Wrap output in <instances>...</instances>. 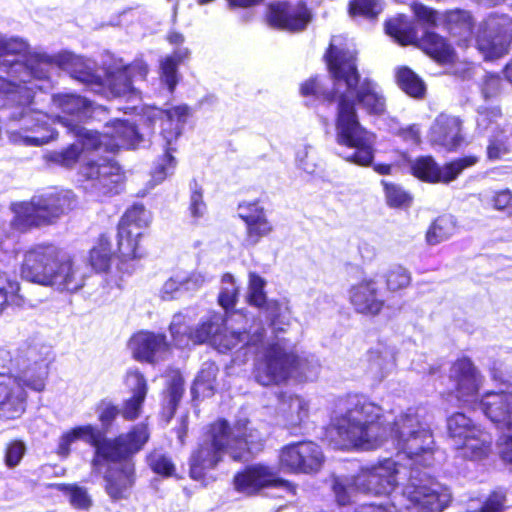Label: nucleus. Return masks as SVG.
I'll use <instances>...</instances> for the list:
<instances>
[{"instance_id":"nucleus-10","label":"nucleus","mask_w":512,"mask_h":512,"mask_svg":"<svg viewBox=\"0 0 512 512\" xmlns=\"http://www.w3.org/2000/svg\"><path fill=\"white\" fill-rule=\"evenodd\" d=\"M452 501L448 486L417 468H411L408 483L390 501L363 504L354 512H442Z\"/></svg>"},{"instance_id":"nucleus-38","label":"nucleus","mask_w":512,"mask_h":512,"mask_svg":"<svg viewBox=\"0 0 512 512\" xmlns=\"http://www.w3.org/2000/svg\"><path fill=\"white\" fill-rule=\"evenodd\" d=\"M285 404H287V408L283 409L285 425L293 432L308 419L309 403L300 396L290 395L287 397V402L283 403Z\"/></svg>"},{"instance_id":"nucleus-33","label":"nucleus","mask_w":512,"mask_h":512,"mask_svg":"<svg viewBox=\"0 0 512 512\" xmlns=\"http://www.w3.org/2000/svg\"><path fill=\"white\" fill-rule=\"evenodd\" d=\"M460 132L461 121L459 118L440 114L431 128V140L447 150H455L462 141Z\"/></svg>"},{"instance_id":"nucleus-59","label":"nucleus","mask_w":512,"mask_h":512,"mask_svg":"<svg viewBox=\"0 0 512 512\" xmlns=\"http://www.w3.org/2000/svg\"><path fill=\"white\" fill-rule=\"evenodd\" d=\"M385 189V196L389 206L391 207H402L410 203L411 198L400 186L388 183L386 181L381 182Z\"/></svg>"},{"instance_id":"nucleus-56","label":"nucleus","mask_w":512,"mask_h":512,"mask_svg":"<svg viewBox=\"0 0 512 512\" xmlns=\"http://www.w3.org/2000/svg\"><path fill=\"white\" fill-rule=\"evenodd\" d=\"M60 489L69 496V501L74 508L87 510L91 507L92 500L85 488L76 485H61Z\"/></svg>"},{"instance_id":"nucleus-29","label":"nucleus","mask_w":512,"mask_h":512,"mask_svg":"<svg viewBox=\"0 0 512 512\" xmlns=\"http://www.w3.org/2000/svg\"><path fill=\"white\" fill-rule=\"evenodd\" d=\"M348 299L356 313L366 316L378 315L385 304L380 296L378 283L373 278H364L351 285L348 290Z\"/></svg>"},{"instance_id":"nucleus-13","label":"nucleus","mask_w":512,"mask_h":512,"mask_svg":"<svg viewBox=\"0 0 512 512\" xmlns=\"http://www.w3.org/2000/svg\"><path fill=\"white\" fill-rule=\"evenodd\" d=\"M190 115L191 110L185 104L177 105L167 110L153 108L146 113V119L151 124L161 120V136L166 143L165 154L157 161L152 172V179L156 184L161 183L167 176L174 173L177 161L172 155V152L176 150L173 144L181 135Z\"/></svg>"},{"instance_id":"nucleus-61","label":"nucleus","mask_w":512,"mask_h":512,"mask_svg":"<svg viewBox=\"0 0 512 512\" xmlns=\"http://www.w3.org/2000/svg\"><path fill=\"white\" fill-rule=\"evenodd\" d=\"M479 86L485 99L495 98L502 90V80L498 74L485 73Z\"/></svg>"},{"instance_id":"nucleus-36","label":"nucleus","mask_w":512,"mask_h":512,"mask_svg":"<svg viewBox=\"0 0 512 512\" xmlns=\"http://www.w3.org/2000/svg\"><path fill=\"white\" fill-rule=\"evenodd\" d=\"M190 51L186 47L177 48L173 54L160 60V79L169 92H173L179 81L178 65L188 59Z\"/></svg>"},{"instance_id":"nucleus-41","label":"nucleus","mask_w":512,"mask_h":512,"mask_svg":"<svg viewBox=\"0 0 512 512\" xmlns=\"http://www.w3.org/2000/svg\"><path fill=\"white\" fill-rule=\"evenodd\" d=\"M487 157L491 161L500 160L512 151V132L510 129L501 128L489 135Z\"/></svg>"},{"instance_id":"nucleus-24","label":"nucleus","mask_w":512,"mask_h":512,"mask_svg":"<svg viewBox=\"0 0 512 512\" xmlns=\"http://www.w3.org/2000/svg\"><path fill=\"white\" fill-rule=\"evenodd\" d=\"M235 489L246 495H253L265 487H276L295 494L296 486L277 477L274 468L256 464L247 467L234 477Z\"/></svg>"},{"instance_id":"nucleus-37","label":"nucleus","mask_w":512,"mask_h":512,"mask_svg":"<svg viewBox=\"0 0 512 512\" xmlns=\"http://www.w3.org/2000/svg\"><path fill=\"white\" fill-rule=\"evenodd\" d=\"M446 24L451 35L458 39V45L467 47L472 36L471 15L467 11L454 10L445 15Z\"/></svg>"},{"instance_id":"nucleus-44","label":"nucleus","mask_w":512,"mask_h":512,"mask_svg":"<svg viewBox=\"0 0 512 512\" xmlns=\"http://www.w3.org/2000/svg\"><path fill=\"white\" fill-rule=\"evenodd\" d=\"M112 255L110 239L106 235H101L90 251L91 266L99 272L107 271L111 265Z\"/></svg>"},{"instance_id":"nucleus-23","label":"nucleus","mask_w":512,"mask_h":512,"mask_svg":"<svg viewBox=\"0 0 512 512\" xmlns=\"http://www.w3.org/2000/svg\"><path fill=\"white\" fill-rule=\"evenodd\" d=\"M479 161L477 156L469 155L440 166L431 156H422L411 163L412 174L429 183L448 184L454 181L465 169Z\"/></svg>"},{"instance_id":"nucleus-26","label":"nucleus","mask_w":512,"mask_h":512,"mask_svg":"<svg viewBox=\"0 0 512 512\" xmlns=\"http://www.w3.org/2000/svg\"><path fill=\"white\" fill-rule=\"evenodd\" d=\"M86 270L82 262L71 257H60L58 254L44 286L52 287L59 292L75 293L85 284Z\"/></svg>"},{"instance_id":"nucleus-17","label":"nucleus","mask_w":512,"mask_h":512,"mask_svg":"<svg viewBox=\"0 0 512 512\" xmlns=\"http://www.w3.org/2000/svg\"><path fill=\"white\" fill-rule=\"evenodd\" d=\"M511 40L512 18L493 13L480 24L475 42L484 60H494L508 53Z\"/></svg>"},{"instance_id":"nucleus-8","label":"nucleus","mask_w":512,"mask_h":512,"mask_svg":"<svg viewBox=\"0 0 512 512\" xmlns=\"http://www.w3.org/2000/svg\"><path fill=\"white\" fill-rule=\"evenodd\" d=\"M0 71L7 72L18 80H8L0 77V96L5 100L4 105L11 107L9 117L18 124L16 129L9 132L11 142L24 146H42L53 136L48 127V118L35 107V92L29 82L24 83L22 73L15 74L9 67L0 65Z\"/></svg>"},{"instance_id":"nucleus-49","label":"nucleus","mask_w":512,"mask_h":512,"mask_svg":"<svg viewBox=\"0 0 512 512\" xmlns=\"http://www.w3.org/2000/svg\"><path fill=\"white\" fill-rule=\"evenodd\" d=\"M501 118L502 112L499 107L481 108L476 119L477 130L479 133L492 135L501 129L498 123Z\"/></svg>"},{"instance_id":"nucleus-42","label":"nucleus","mask_w":512,"mask_h":512,"mask_svg":"<svg viewBox=\"0 0 512 512\" xmlns=\"http://www.w3.org/2000/svg\"><path fill=\"white\" fill-rule=\"evenodd\" d=\"M456 231V222L453 216L444 215L438 217L429 227L426 233V241L429 245H437L448 240Z\"/></svg>"},{"instance_id":"nucleus-5","label":"nucleus","mask_w":512,"mask_h":512,"mask_svg":"<svg viewBox=\"0 0 512 512\" xmlns=\"http://www.w3.org/2000/svg\"><path fill=\"white\" fill-rule=\"evenodd\" d=\"M247 419H240L231 428L227 421L213 423L190 457V476L201 480L213 469L224 454L235 461L247 460L254 449L261 445L257 430L248 427Z\"/></svg>"},{"instance_id":"nucleus-18","label":"nucleus","mask_w":512,"mask_h":512,"mask_svg":"<svg viewBox=\"0 0 512 512\" xmlns=\"http://www.w3.org/2000/svg\"><path fill=\"white\" fill-rule=\"evenodd\" d=\"M407 475V469L392 459L365 467L356 475V488L360 493L391 495L400 480Z\"/></svg>"},{"instance_id":"nucleus-34","label":"nucleus","mask_w":512,"mask_h":512,"mask_svg":"<svg viewBox=\"0 0 512 512\" xmlns=\"http://www.w3.org/2000/svg\"><path fill=\"white\" fill-rule=\"evenodd\" d=\"M130 347L137 359L152 362L167 350L168 343L164 334L141 331L131 338Z\"/></svg>"},{"instance_id":"nucleus-32","label":"nucleus","mask_w":512,"mask_h":512,"mask_svg":"<svg viewBox=\"0 0 512 512\" xmlns=\"http://www.w3.org/2000/svg\"><path fill=\"white\" fill-rule=\"evenodd\" d=\"M125 383L132 396L124 401L120 412L124 419L132 421L140 416L148 387L143 374L137 369L127 372Z\"/></svg>"},{"instance_id":"nucleus-3","label":"nucleus","mask_w":512,"mask_h":512,"mask_svg":"<svg viewBox=\"0 0 512 512\" xmlns=\"http://www.w3.org/2000/svg\"><path fill=\"white\" fill-rule=\"evenodd\" d=\"M149 438L147 425L140 423L127 433L105 438L98 445L92 466L98 471L102 462H108L103 473V488L112 502L129 499L136 482L133 456L143 449Z\"/></svg>"},{"instance_id":"nucleus-62","label":"nucleus","mask_w":512,"mask_h":512,"mask_svg":"<svg viewBox=\"0 0 512 512\" xmlns=\"http://www.w3.org/2000/svg\"><path fill=\"white\" fill-rule=\"evenodd\" d=\"M26 452V446L22 441L14 440L10 442L5 450V465L12 469L18 466Z\"/></svg>"},{"instance_id":"nucleus-30","label":"nucleus","mask_w":512,"mask_h":512,"mask_svg":"<svg viewBox=\"0 0 512 512\" xmlns=\"http://www.w3.org/2000/svg\"><path fill=\"white\" fill-rule=\"evenodd\" d=\"M239 217L246 224V243L255 246L263 237L273 231V225L267 218L265 209L259 202H246L239 205Z\"/></svg>"},{"instance_id":"nucleus-11","label":"nucleus","mask_w":512,"mask_h":512,"mask_svg":"<svg viewBox=\"0 0 512 512\" xmlns=\"http://www.w3.org/2000/svg\"><path fill=\"white\" fill-rule=\"evenodd\" d=\"M73 204L71 191H53L34 195L30 201L13 202L10 210L14 214L9 228L0 221V249L11 237V231L26 232L32 228L53 223Z\"/></svg>"},{"instance_id":"nucleus-19","label":"nucleus","mask_w":512,"mask_h":512,"mask_svg":"<svg viewBox=\"0 0 512 512\" xmlns=\"http://www.w3.org/2000/svg\"><path fill=\"white\" fill-rule=\"evenodd\" d=\"M282 471L293 474H316L324 462L322 448L313 441H299L283 446L278 455Z\"/></svg>"},{"instance_id":"nucleus-47","label":"nucleus","mask_w":512,"mask_h":512,"mask_svg":"<svg viewBox=\"0 0 512 512\" xmlns=\"http://www.w3.org/2000/svg\"><path fill=\"white\" fill-rule=\"evenodd\" d=\"M217 373L218 367L214 363L205 362L194 381L193 391L203 396L212 395Z\"/></svg>"},{"instance_id":"nucleus-22","label":"nucleus","mask_w":512,"mask_h":512,"mask_svg":"<svg viewBox=\"0 0 512 512\" xmlns=\"http://www.w3.org/2000/svg\"><path fill=\"white\" fill-rule=\"evenodd\" d=\"M266 281L255 272L248 275L247 300L265 313L275 331H284L291 324L292 313L287 301L268 300L264 288Z\"/></svg>"},{"instance_id":"nucleus-63","label":"nucleus","mask_w":512,"mask_h":512,"mask_svg":"<svg viewBox=\"0 0 512 512\" xmlns=\"http://www.w3.org/2000/svg\"><path fill=\"white\" fill-rule=\"evenodd\" d=\"M183 394V383L180 377H174L167 388V405L166 410L169 413V417H172L178 402L180 401Z\"/></svg>"},{"instance_id":"nucleus-7","label":"nucleus","mask_w":512,"mask_h":512,"mask_svg":"<svg viewBox=\"0 0 512 512\" xmlns=\"http://www.w3.org/2000/svg\"><path fill=\"white\" fill-rule=\"evenodd\" d=\"M450 379L454 383L456 398L459 401L477 405L498 429L509 432L505 436L500 455L512 470V391L487 392L478 402L483 377L468 358L459 359L452 365Z\"/></svg>"},{"instance_id":"nucleus-12","label":"nucleus","mask_w":512,"mask_h":512,"mask_svg":"<svg viewBox=\"0 0 512 512\" xmlns=\"http://www.w3.org/2000/svg\"><path fill=\"white\" fill-rule=\"evenodd\" d=\"M320 370L318 359L311 354L287 350L281 340L268 349L255 368V380L263 385H278L290 377L314 380Z\"/></svg>"},{"instance_id":"nucleus-25","label":"nucleus","mask_w":512,"mask_h":512,"mask_svg":"<svg viewBox=\"0 0 512 512\" xmlns=\"http://www.w3.org/2000/svg\"><path fill=\"white\" fill-rule=\"evenodd\" d=\"M312 15L305 3L286 1L270 3L267 7V24L275 29L299 32L306 28Z\"/></svg>"},{"instance_id":"nucleus-31","label":"nucleus","mask_w":512,"mask_h":512,"mask_svg":"<svg viewBox=\"0 0 512 512\" xmlns=\"http://www.w3.org/2000/svg\"><path fill=\"white\" fill-rule=\"evenodd\" d=\"M262 332L257 326L253 330L240 331L234 328H228L224 324L218 334L214 336L213 347L220 352H226L237 347L247 348L249 350L258 349V342H262Z\"/></svg>"},{"instance_id":"nucleus-53","label":"nucleus","mask_w":512,"mask_h":512,"mask_svg":"<svg viewBox=\"0 0 512 512\" xmlns=\"http://www.w3.org/2000/svg\"><path fill=\"white\" fill-rule=\"evenodd\" d=\"M147 463L151 470L161 476L169 477L175 471L171 459L161 450H154L147 455Z\"/></svg>"},{"instance_id":"nucleus-27","label":"nucleus","mask_w":512,"mask_h":512,"mask_svg":"<svg viewBox=\"0 0 512 512\" xmlns=\"http://www.w3.org/2000/svg\"><path fill=\"white\" fill-rule=\"evenodd\" d=\"M58 254L59 250L53 245L32 246L24 254L21 276L29 282L44 286Z\"/></svg>"},{"instance_id":"nucleus-54","label":"nucleus","mask_w":512,"mask_h":512,"mask_svg":"<svg viewBox=\"0 0 512 512\" xmlns=\"http://www.w3.org/2000/svg\"><path fill=\"white\" fill-rule=\"evenodd\" d=\"M383 10L382 0H351L349 4V13L352 16H364L374 18Z\"/></svg>"},{"instance_id":"nucleus-2","label":"nucleus","mask_w":512,"mask_h":512,"mask_svg":"<svg viewBox=\"0 0 512 512\" xmlns=\"http://www.w3.org/2000/svg\"><path fill=\"white\" fill-rule=\"evenodd\" d=\"M340 40L332 37L325 54L338 94L336 141L342 149L338 154L345 161L369 166L374 158L375 135L360 124L355 102L367 113L381 115L386 109V99L377 83L369 79L360 81L355 51L339 48Z\"/></svg>"},{"instance_id":"nucleus-60","label":"nucleus","mask_w":512,"mask_h":512,"mask_svg":"<svg viewBox=\"0 0 512 512\" xmlns=\"http://www.w3.org/2000/svg\"><path fill=\"white\" fill-rule=\"evenodd\" d=\"M182 292H185L183 278L180 272H176L164 282L160 290V297L165 301L172 300L178 298Z\"/></svg>"},{"instance_id":"nucleus-15","label":"nucleus","mask_w":512,"mask_h":512,"mask_svg":"<svg viewBox=\"0 0 512 512\" xmlns=\"http://www.w3.org/2000/svg\"><path fill=\"white\" fill-rule=\"evenodd\" d=\"M151 218V213L142 204L132 205L121 217L117 234L120 271L131 274L135 270L134 261L141 257L138 240Z\"/></svg>"},{"instance_id":"nucleus-57","label":"nucleus","mask_w":512,"mask_h":512,"mask_svg":"<svg viewBox=\"0 0 512 512\" xmlns=\"http://www.w3.org/2000/svg\"><path fill=\"white\" fill-rule=\"evenodd\" d=\"M190 191L189 212L192 218L198 220L204 216L207 210L203 200V189L196 181H192L190 183Z\"/></svg>"},{"instance_id":"nucleus-20","label":"nucleus","mask_w":512,"mask_h":512,"mask_svg":"<svg viewBox=\"0 0 512 512\" xmlns=\"http://www.w3.org/2000/svg\"><path fill=\"white\" fill-rule=\"evenodd\" d=\"M82 173L84 188L98 197L119 193L124 178L121 167L110 158L89 160Z\"/></svg>"},{"instance_id":"nucleus-52","label":"nucleus","mask_w":512,"mask_h":512,"mask_svg":"<svg viewBox=\"0 0 512 512\" xmlns=\"http://www.w3.org/2000/svg\"><path fill=\"white\" fill-rule=\"evenodd\" d=\"M239 288L231 274H224L221 280V289L218 297L219 304L228 310L233 308L236 303Z\"/></svg>"},{"instance_id":"nucleus-45","label":"nucleus","mask_w":512,"mask_h":512,"mask_svg":"<svg viewBox=\"0 0 512 512\" xmlns=\"http://www.w3.org/2000/svg\"><path fill=\"white\" fill-rule=\"evenodd\" d=\"M169 331L176 347L186 348L190 344H193L194 330L190 328L184 314L177 313L173 316Z\"/></svg>"},{"instance_id":"nucleus-50","label":"nucleus","mask_w":512,"mask_h":512,"mask_svg":"<svg viewBox=\"0 0 512 512\" xmlns=\"http://www.w3.org/2000/svg\"><path fill=\"white\" fill-rule=\"evenodd\" d=\"M385 281L389 291L397 292L411 284L412 276L407 268L401 265H393L385 273Z\"/></svg>"},{"instance_id":"nucleus-1","label":"nucleus","mask_w":512,"mask_h":512,"mask_svg":"<svg viewBox=\"0 0 512 512\" xmlns=\"http://www.w3.org/2000/svg\"><path fill=\"white\" fill-rule=\"evenodd\" d=\"M385 422L381 407L364 396H349L346 411L333 420L327 438L336 449L373 450L391 441L398 455L405 454L414 464H432L434 440L424 407L408 408L392 426Z\"/></svg>"},{"instance_id":"nucleus-28","label":"nucleus","mask_w":512,"mask_h":512,"mask_svg":"<svg viewBox=\"0 0 512 512\" xmlns=\"http://www.w3.org/2000/svg\"><path fill=\"white\" fill-rule=\"evenodd\" d=\"M148 74V65L141 59L128 66L112 71L107 76V90L111 97H127L134 101L139 99V92L133 86L138 80H144Z\"/></svg>"},{"instance_id":"nucleus-14","label":"nucleus","mask_w":512,"mask_h":512,"mask_svg":"<svg viewBox=\"0 0 512 512\" xmlns=\"http://www.w3.org/2000/svg\"><path fill=\"white\" fill-rule=\"evenodd\" d=\"M448 435L457 455L463 459L480 461L491 452L492 437L463 413L447 419Z\"/></svg>"},{"instance_id":"nucleus-9","label":"nucleus","mask_w":512,"mask_h":512,"mask_svg":"<svg viewBox=\"0 0 512 512\" xmlns=\"http://www.w3.org/2000/svg\"><path fill=\"white\" fill-rule=\"evenodd\" d=\"M152 134V129L139 132L131 123L123 120H115L106 125L103 134L95 131H85L77 136L79 141L73 143L60 151H52L45 154L47 163L55 164L64 168H72L80 159L81 155L88 151L116 152L121 148L135 149L144 145L146 137Z\"/></svg>"},{"instance_id":"nucleus-21","label":"nucleus","mask_w":512,"mask_h":512,"mask_svg":"<svg viewBox=\"0 0 512 512\" xmlns=\"http://www.w3.org/2000/svg\"><path fill=\"white\" fill-rule=\"evenodd\" d=\"M52 107L68 115L70 118L56 115L50 116L47 113L41 112L48 118V127L52 130L53 136L46 143L54 140L57 137V132L52 127V124L58 122L67 128L69 133L75 136H80L87 131L80 125V121L88 117L90 102L79 95L73 93H58L51 97ZM40 111V109H38Z\"/></svg>"},{"instance_id":"nucleus-6","label":"nucleus","mask_w":512,"mask_h":512,"mask_svg":"<svg viewBox=\"0 0 512 512\" xmlns=\"http://www.w3.org/2000/svg\"><path fill=\"white\" fill-rule=\"evenodd\" d=\"M0 65L9 67L15 74L22 73L21 80L29 82L35 89H43L36 81L47 82L50 71L55 66L69 72L74 78L88 81L90 70L86 61L78 55L64 52L56 56L30 51L28 43L19 37H6L0 34Z\"/></svg>"},{"instance_id":"nucleus-48","label":"nucleus","mask_w":512,"mask_h":512,"mask_svg":"<svg viewBox=\"0 0 512 512\" xmlns=\"http://www.w3.org/2000/svg\"><path fill=\"white\" fill-rule=\"evenodd\" d=\"M508 351L488 350L482 359V365L488 369L491 378L494 381L504 382L507 374V365L503 355ZM512 354V349L509 351Z\"/></svg>"},{"instance_id":"nucleus-35","label":"nucleus","mask_w":512,"mask_h":512,"mask_svg":"<svg viewBox=\"0 0 512 512\" xmlns=\"http://www.w3.org/2000/svg\"><path fill=\"white\" fill-rule=\"evenodd\" d=\"M105 438H100V432L93 425H83L72 428L65 432L59 439L57 453L61 457H67L70 454V447L78 440H82L95 448L97 456V447Z\"/></svg>"},{"instance_id":"nucleus-4","label":"nucleus","mask_w":512,"mask_h":512,"mask_svg":"<svg viewBox=\"0 0 512 512\" xmlns=\"http://www.w3.org/2000/svg\"><path fill=\"white\" fill-rule=\"evenodd\" d=\"M0 360L11 370L10 373H0V417L15 419L25 411L24 387L38 392L45 388L48 361L36 346L20 348L14 355L0 349Z\"/></svg>"},{"instance_id":"nucleus-39","label":"nucleus","mask_w":512,"mask_h":512,"mask_svg":"<svg viewBox=\"0 0 512 512\" xmlns=\"http://www.w3.org/2000/svg\"><path fill=\"white\" fill-rule=\"evenodd\" d=\"M368 371L379 381L387 377L395 368V359L392 351L387 348L372 349L368 355Z\"/></svg>"},{"instance_id":"nucleus-40","label":"nucleus","mask_w":512,"mask_h":512,"mask_svg":"<svg viewBox=\"0 0 512 512\" xmlns=\"http://www.w3.org/2000/svg\"><path fill=\"white\" fill-rule=\"evenodd\" d=\"M223 325L224 317L221 314L216 312L209 313L194 329L193 344L209 342L213 345L214 336L218 334L219 329Z\"/></svg>"},{"instance_id":"nucleus-64","label":"nucleus","mask_w":512,"mask_h":512,"mask_svg":"<svg viewBox=\"0 0 512 512\" xmlns=\"http://www.w3.org/2000/svg\"><path fill=\"white\" fill-rule=\"evenodd\" d=\"M296 164L307 174H313L316 171L317 164L311 146H303L298 149L296 153Z\"/></svg>"},{"instance_id":"nucleus-43","label":"nucleus","mask_w":512,"mask_h":512,"mask_svg":"<svg viewBox=\"0 0 512 512\" xmlns=\"http://www.w3.org/2000/svg\"><path fill=\"white\" fill-rule=\"evenodd\" d=\"M396 80L398 86L411 97L421 98L426 91L422 79L408 67L397 69Z\"/></svg>"},{"instance_id":"nucleus-58","label":"nucleus","mask_w":512,"mask_h":512,"mask_svg":"<svg viewBox=\"0 0 512 512\" xmlns=\"http://www.w3.org/2000/svg\"><path fill=\"white\" fill-rule=\"evenodd\" d=\"M183 278L184 291L194 292L209 283L212 277L205 271L196 270L192 272L179 271Z\"/></svg>"},{"instance_id":"nucleus-16","label":"nucleus","mask_w":512,"mask_h":512,"mask_svg":"<svg viewBox=\"0 0 512 512\" xmlns=\"http://www.w3.org/2000/svg\"><path fill=\"white\" fill-rule=\"evenodd\" d=\"M385 30L401 45L418 43L426 54L440 63H451L456 57L453 47L443 37L428 30L420 37L403 15L387 21Z\"/></svg>"},{"instance_id":"nucleus-51","label":"nucleus","mask_w":512,"mask_h":512,"mask_svg":"<svg viewBox=\"0 0 512 512\" xmlns=\"http://www.w3.org/2000/svg\"><path fill=\"white\" fill-rule=\"evenodd\" d=\"M19 283L10 280L6 274L0 273V314L7 304L20 305L21 298L18 296Z\"/></svg>"},{"instance_id":"nucleus-55","label":"nucleus","mask_w":512,"mask_h":512,"mask_svg":"<svg viewBox=\"0 0 512 512\" xmlns=\"http://www.w3.org/2000/svg\"><path fill=\"white\" fill-rule=\"evenodd\" d=\"M332 80L334 81L333 78ZM300 91L303 96H314L317 99H322L327 102H333L338 99V94L335 92V85L333 84V89L328 91L322 87L317 77L305 81L301 85Z\"/></svg>"},{"instance_id":"nucleus-46","label":"nucleus","mask_w":512,"mask_h":512,"mask_svg":"<svg viewBox=\"0 0 512 512\" xmlns=\"http://www.w3.org/2000/svg\"><path fill=\"white\" fill-rule=\"evenodd\" d=\"M332 491L338 505L350 504L359 489L356 488V476H336L332 479Z\"/></svg>"}]
</instances>
